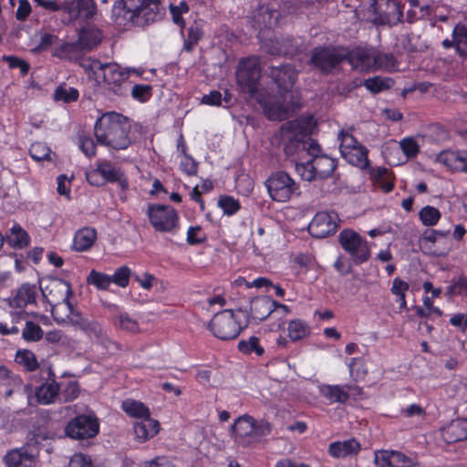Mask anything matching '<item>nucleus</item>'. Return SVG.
Returning a JSON list of instances; mask_svg holds the SVG:
<instances>
[{"label":"nucleus","instance_id":"1","mask_svg":"<svg viewBox=\"0 0 467 467\" xmlns=\"http://www.w3.org/2000/svg\"><path fill=\"white\" fill-rule=\"evenodd\" d=\"M162 11L161 0H117L112 8V17L119 25L131 23L144 26L159 20Z\"/></svg>","mask_w":467,"mask_h":467},{"label":"nucleus","instance_id":"2","mask_svg":"<svg viewBox=\"0 0 467 467\" xmlns=\"http://www.w3.org/2000/svg\"><path fill=\"white\" fill-rule=\"evenodd\" d=\"M130 131L128 119L116 112L103 114L95 124L97 141L114 150H125L130 145Z\"/></svg>","mask_w":467,"mask_h":467},{"label":"nucleus","instance_id":"3","mask_svg":"<svg viewBox=\"0 0 467 467\" xmlns=\"http://www.w3.org/2000/svg\"><path fill=\"white\" fill-rule=\"evenodd\" d=\"M91 72L97 79L102 78L104 87L109 93L122 96L126 92L124 84L131 74L138 76L141 73L134 67H121L117 63L93 62L90 66Z\"/></svg>","mask_w":467,"mask_h":467},{"label":"nucleus","instance_id":"4","mask_svg":"<svg viewBox=\"0 0 467 467\" xmlns=\"http://www.w3.org/2000/svg\"><path fill=\"white\" fill-rule=\"evenodd\" d=\"M247 326L248 320L243 323L238 320L233 310L225 309L213 316L208 327L219 339L231 340L237 337Z\"/></svg>","mask_w":467,"mask_h":467},{"label":"nucleus","instance_id":"5","mask_svg":"<svg viewBox=\"0 0 467 467\" xmlns=\"http://www.w3.org/2000/svg\"><path fill=\"white\" fill-rule=\"evenodd\" d=\"M265 186L273 201L285 202L293 195H299V185L285 171L274 172L266 181Z\"/></svg>","mask_w":467,"mask_h":467},{"label":"nucleus","instance_id":"6","mask_svg":"<svg viewBox=\"0 0 467 467\" xmlns=\"http://www.w3.org/2000/svg\"><path fill=\"white\" fill-rule=\"evenodd\" d=\"M346 49L341 47H318L311 51L309 64L323 74H329L343 60Z\"/></svg>","mask_w":467,"mask_h":467},{"label":"nucleus","instance_id":"7","mask_svg":"<svg viewBox=\"0 0 467 467\" xmlns=\"http://www.w3.org/2000/svg\"><path fill=\"white\" fill-rule=\"evenodd\" d=\"M261 78V67L257 57L242 59L236 70V79L240 88L251 95L257 91Z\"/></svg>","mask_w":467,"mask_h":467},{"label":"nucleus","instance_id":"8","mask_svg":"<svg viewBox=\"0 0 467 467\" xmlns=\"http://www.w3.org/2000/svg\"><path fill=\"white\" fill-rule=\"evenodd\" d=\"M147 215L150 224L157 232L171 233L178 226L179 216L172 206L150 204Z\"/></svg>","mask_w":467,"mask_h":467},{"label":"nucleus","instance_id":"9","mask_svg":"<svg viewBox=\"0 0 467 467\" xmlns=\"http://www.w3.org/2000/svg\"><path fill=\"white\" fill-rule=\"evenodd\" d=\"M338 241L342 248L350 254L356 265H360L370 257L368 242L355 231H342L339 234Z\"/></svg>","mask_w":467,"mask_h":467},{"label":"nucleus","instance_id":"10","mask_svg":"<svg viewBox=\"0 0 467 467\" xmlns=\"http://www.w3.org/2000/svg\"><path fill=\"white\" fill-rule=\"evenodd\" d=\"M370 9L375 22L379 25L392 26L402 22L403 11L400 0H374Z\"/></svg>","mask_w":467,"mask_h":467},{"label":"nucleus","instance_id":"11","mask_svg":"<svg viewBox=\"0 0 467 467\" xmlns=\"http://www.w3.org/2000/svg\"><path fill=\"white\" fill-rule=\"evenodd\" d=\"M304 124L303 119L288 121L281 127V138L284 141V151L287 156H292L302 151L304 146Z\"/></svg>","mask_w":467,"mask_h":467},{"label":"nucleus","instance_id":"12","mask_svg":"<svg viewBox=\"0 0 467 467\" xmlns=\"http://www.w3.org/2000/svg\"><path fill=\"white\" fill-rule=\"evenodd\" d=\"M99 432V422L93 414L78 415L66 426V433L75 440H84L96 436Z\"/></svg>","mask_w":467,"mask_h":467},{"label":"nucleus","instance_id":"13","mask_svg":"<svg viewBox=\"0 0 467 467\" xmlns=\"http://www.w3.org/2000/svg\"><path fill=\"white\" fill-rule=\"evenodd\" d=\"M44 300L54 307L61 302L71 308L69 297L72 296L71 286L68 282L62 279L52 280L44 288L40 287Z\"/></svg>","mask_w":467,"mask_h":467},{"label":"nucleus","instance_id":"14","mask_svg":"<svg viewBox=\"0 0 467 467\" xmlns=\"http://www.w3.org/2000/svg\"><path fill=\"white\" fill-rule=\"evenodd\" d=\"M298 71L291 64L272 66L269 67L268 77L276 85L278 92L285 94L292 90L296 79Z\"/></svg>","mask_w":467,"mask_h":467},{"label":"nucleus","instance_id":"15","mask_svg":"<svg viewBox=\"0 0 467 467\" xmlns=\"http://www.w3.org/2000/svg\"><path fill=\"white\" fill-rule=\"evenodd\" d=\"M97 6L93 0H65L62 11L68 15V21L91 19L96 14Z\"/></svg>","mask_w":467,"mask_h":467},{"label":"nucleus","instance_id":"16","mask_svg":"<svg viewBox=\"0 0 467 467\" xmlns=\"http://www.w3.org/2000/svg\"><path fill=\"white\" fill-rule=\"evenodd\" d=\"M337 215L326 212L317 213L308 225L309 234L316 238H325L336 232Z\"/></svg>","mask_w":467,"mask_h":467},{"label":"nucleus","instance_id":"17","mask_svg":"<svg viewBox=\"0 0 467 467\" xmlns=\"http://www.w3.org/2000/svg\"><path fill=\"white\" fill-rule=\"evenodd\" d=\"M276 302L269 296H263L252 299L250 303V313L246 314L248 324L251 320L263 321L275 310Z\"/></svg>","mask_w":467,"mask_h":467},{"label":"nucleus","instance_id":"18","mask_svg":"<svg viewBox=\"0 0 467 467\" xmlns=\"http://www.w3.org/2000/svg\"><path fill=\"white\" fill-rule=\"evenodd\" d=\"M345 60L358 71L363 72L373 68V50L358 47L351 51L346 50Z\"/></svg>","mask_w":467,"mask_h":467},{"label":"nucleus","instance_id":"19","mask_svg":"<svg viewBox=\"0 0 467 467\" xmlns=\"http://www.w3.org/2000/svg\"><path fill=\"white\" fill-rule=\"evenodd\" d=\"M68 310L69 314L67 318L72 326L78 327L88 336H94L97 338L103 336L102 327L98 322L84 317L79 311L73 308L72 305L71 308H68Z\"/></svg>","mask_w":467,"mask_h":467},{"label":"nucleus","instance_id":"20","mask_svg":"<svg viewBox=\"0 0 467 467\" xmlns=\"http://www.w3.org/2000/svg\"><path fill=\"white\" fill-rule=\"evenodd\" d=\"M40 287L28 283L23 284L10 300V306L17 308H25L29 305H36Z\"/></svg>","mask_w":467,"mask_h":467},{"label":"nucleus","instance_id":"21","mask_svg":"<svg viewBox=\"0 0 467 467\" xmlns=\"http://www.w3.org/2000/svg\"><path fill=\"white\" fill-rule=\"evenodd\" d=\"M375 463L379 467H410L411 460L399 451H381L375 453Z\"/></svg>","mask_w":467,"mask_h":467},{"label":"nucleus","instance_id":"22","mask_svg":"<svg viewBox=\"0 0 467 467\" xmlns=\"http://www.w3.org/2000/svg\"><path fill=\"white\" fill-rule=\"evenodd\" d=\"M437 161L455 171L467 173V152L443 150L437 156Z\"/></svg>","mask_w":467,"mask_h":467},{"label":"nucleus","instance_id":"23","mask_svg":"<svg viewBox=\"0 0 467 467\" xmlns=\"http://www.w3.org/2000/svg\"><path fill=\"white\" fill-rule=\"evenodd\" d=\"M442 439L447 443L467 440V419H457L441 430Z\"/></svg>","mask_w":467,"mask_h":467},{"label":"nucleus","instance_id":"24","mask_svg":"<svg viewBox=\"0 0 467 467\" xmlns=\"http://www.w3.org/2000/svg\"><path fill=\"white\" fill-rule=\"evenodd\" d=\"M36 453L26 448L13 450L5 457L4 461L8 467H34Z\"/></svg>","mask_w":467,"mask_h":467},{"label":"nucleus","instance_id":"25","mask_svg":"<svg viewBox=\"0 0 467 467\" xmlns=\"http://www.w3.org/2000/svg\"><path fill=\"white\" fill-rule=\"evenodd\" d=\"M47 381L36 389V397L43 404L52 403L59 391V386L54 379L55 375L50 368H47Z\"/></svg>","mask_w":467,"mask_h":467},{"label":"nucleus","instance_id":"26","mask_svg":"<svg viewBox=\"0 0 467 467\" xmlns=\"http://www.w3.org/2000/svg\"><path fill=\"white\" fill-rule=\"evenodd\" d=\"M133 431L137 441L144 442L159 432L160 423L150 417H146L134 423Z\"/></svg>","mask_w":467,"mask_h":467},{"label":"nucleus","instance_id":"27","mask_svg":"<svg viewBox=\"0 0 467 467\" xmlns=\"http://www.w3.org/2000/svg\"><path fill=\"white\" fill-rule=\"evenodd\" d=\"M99 171L102 174L103 179H105V184L107 182H118L122 190H126L129 187L128 180L123 171L109 161H99Z\"/></svg>","mask_w":467,"mask_h":467},{"label":"nucleus","instance_id":"28","mask_svg":"<svg viewBox=\"0 0 467 467\" xmlns=\"http://www.w3.org/2000/svg\"><path fill=\"white\" fill-rule=\"evenodd\" d=\"M78 39L84 50L88 52L101 42L102 33L94 26H88L79 30Z\"/></svg>","mask_w":467,"mask_h":467},{"label":"nucleus","instance_id":"29","mask_svg":"<svg viewBox=\"0 0 467 467\" xmlns=\"http://www.w3.org/2000/svg\"><path fill=\"white\" fill-rule=\"evenodd\" d=\"M311 160L318 180L330 177L337 168V161L327 155L315 156Z\"/></svg>","mask_w":467,"mask_h":467},{"label":"nucleus","instance_id":"30","mask_svg":"<svg viewBox=\"0 0 467 467\" xmlns=\"http://www.w3.org/2000/svg\"><path fill=\"white\" fill-rule=\"evenodd\" d=\"M20 388V379L13 375L5 366H0V393H3L5 398H9L14 391Z\"/></svg>","mask_w":467,"mask_h":467},{"label":"nucleus","instance_id":"31","mask_svg":"<svg viewBox=\"0 0 467 467\" xmlns=\"http://www.w3.org/2000/svg\"><path fill=\"white\" fill-rule=\"evenodd\" d=\"M96 238L97 232L94 228H82L74 236L73 248L78 252L86 251L93 245Z\"/></svg>","mask_w":467,"mask_h":467},{"label":"nucleus","instance_id":"32","mask_svg":"<svg viewBox=\"0 0 467 467\" xmlns=\"http://www.w3.org/2000/svg\"><path fill=\"white\" fill-rule=\"evenodd\" d=\"M360 449V444L355 439L344 441L333 442L329 445V453L334 457H347L357 453Z\"/></svg>","mask_w":467,"mask_h":467},{"label":"nucleus","instance_id":"33","mask_svg":"<svg viewBox=\"0 0 467 467\" xmlns=\"http://www.w3.org/2000/svg\"><path fill=\"white\" fill-rule=\"evenodd\" d=\"M254 419L247 414L240 416L232 426L236 438L244 439L253 436Z\"/></svg>","mask_w":467,"mask_h":467},{"label":"nucleus","instance_id":"34","mask_svg":"<svg viewBox=\"0 0 467 467\" xmlns=\"http://www.w3.org/2000/svg\"><path fill=\"white\" fill-rule=\"evenodd\" d=\"M265 49L267 53L274 56H293L297 52L298 47L296 43H294L292 38L286 37L282 39L281 42L276 41V43L273 44L272 46L265 44Z\"/></svg>","mask_w":467,"mask_h":467},{"label":"nucleus","instance_id":"35","mask_svg":"<svg viewBox=\"0 0 467 467\" xmlns=\"http://www.w3.org/2000/svg\"><path fill=\"white\" fill-rule=\"evenodd\" d=\"M342 157L350 164L360 168H365L368 164V150L360 144L344 152Z\"/></svg>","mask_w":467,"mask_h":467},{"label":"nucleus","instance_id":"36","mask_svg":"<svg viewBox=\"0 0 467 467\" xmlns=\"http://www.w3.org/2000/svg\"><path fill=\"white\" fill-rule=\"evenodd\" d=\"M450 234V230L447 231H440V230H426L422 234V239L431 242L436 243L439 240H444L443 249L440 252H435L438 256H445L449 251L451 250V244L448 242L446 237Z\"/></svg>","mask_w":467,"mask_h":467},{"label":"nucleus","instance_id":"37","mask_svg":"<svg viewBox=\"0 0 467 467\" xmlns=\"http://www.w3.org/2000/svg\"><path fill=\"white\" fill-rule=\"evenodd\" d=\"M122 409L127 414L139 420L150 417L149 409L140 401L126 400L122 402Z\"/></svg>","mask_w":467,"mask_h":467},{"label":"nucleus","instance_id":"38","mask_svg":"<svg viewBox=\"0 0 467 467\" xmlns=\"http://www.w3.org/2000/svg\"><path fill=\"white\" fill-rule=\"evenodd\" d=\"M396 66V59L391 53H380L373 50V68L392 70Z\"/></svg>","mask_w":467,"mask_h":467},{"label":"nucleus","instance_id":"39","mask_svg":"<svg viewBox=\"0 0 467 467\" xmlns=\"http://www.w3.org/2000/svg\"><path fill=\"white\" fill-rule=\"evenodd\" d=\"M7 241L15 248H23L29 244V236L19 225H14L11 228V234L7 236Z\"/></svg>","mask_w":467,"mask_h":467},{"label":"nucleus","instance_id":"40","mask_svg":"<svg viewBox=\"0 0 467 467\" xmlns=\"http://www.w3.org/2000/svg\"><path fill=\"white\" fill-rule=\"evenodd\" d=\"M84 50L78 39L76 42L65 43L59 48V57L68 60H74L79 57Z\"/></svg>","mask_w":467,"mask_h":467},{"label":"nucleus","instance_id":"41","mask_svg":"<svg viewBox=\"0 0 467 467\" xmlns=\"http://www.w3.org/2000/svg\"><path fill=\"white\" fill-rule=\"evenodd\" d=\"M114 326L121 330L136 333L140 330L138 321L129 314H119L114 318Z\"/></svg>","mask_w":467,"mask_h":467},{"label":"nucleus","instance_id":"42","mask_svg":"<svg viewBox=\"0 0 467 467\" xmlns=\"http://www.w3.org/2000/svg\"><path fill=\"white\" fill-rule=\"evenodd\" d=\"M16 361L28 371H34L38 368L36 355L28 349L18 350L16 355Z\"/></svg>","mask_w":467,"mask_h":467},{"label":"nucleus","instance_id":"43","mask_svg":"<svg viewBox=\"0 0 467 467\" xmlns=\"http://www.w3.org/2000/svg\"><path fill=\"white\" fill-rule=\"evenodd\" d=\"M44 336V331L41 327L33 322L26 321L24 329L22 330V337L27 342H37Z\"/></svg>","mask_w":467,"mask_h":467},{"label":"nucleus","instance_id":"44","mask_svg":"<svg viewBox=\"0 0 467 467\" xmlns=\"http://www.w3.org/2000/svg\"><path fill=\"white\" fill-rule=\"evenodd\" d=\"M440 211L433 206H424L419 213L420 220L425 226H434L441 219Z\"/></svg>","mask_w":467,"mask_h":467},{"label":"nucleus","instance_id":"45","mask_svg":"<svg viewBox=\"0 0 467 467\" xmlns=\"http://www.w3.org/2000/svg\"><path fill=\"white\" fill-rule=\"evenodd\" d=\"M324 395L332 401L338 403H345L349 398V394L344 389V387L338 385L326 386L324 388Z\"/></svg>","mask_w":467,"mask_h":467},{"label":"nucleus","instance_id":"46","mask_svg":"<svg viewBox=\"0 0 467 467\" xmlns=\"http://www.w3.org/2000/svg\"><path fill=\"white\" fill-rule=\"evenodd\" d=\"M288 336L293 341L300 340L309 334L307 326L299 319L292 320L288 324Z\"/></svg>","mask_w":467,"mask_h":467},{"label":"nucleus","instance_id":"47","mask_svg":"<svg viewBox=\"0 0 467 467\" xmlns=\"http://www.w3.org/2000/svg\"><path fill=\"white\" fill-rule=\"evenodd\" d=\"M393 85V80L380 77H374L365 80L364 86L372 93H379L389 89Z\"/></svg>","mask_w":467,"mask_h":467},{"label":"nucleus","instance_id":"48","mask_svg":"<svg viewBox=\"0 0 467 467\" xmlns=\"http://www.w3.org/2000/svg\"><path fill=\"white\" fill-rule=\"evenodd\" d=\"M87 283L95 285L99 290H106L111 284L110 275L91 270L87 277Z\"/></svg>","mask_w":467,"mask_h":467},{"label":"nucleus","instance_id":"49","mask_svg":"<svg viewBox=\"0 0 467 467\" xmlns=\"http://www.w3.org/2000/svg\"><path fill=\"white\" fill-rule=\"evenodd\" d=\"M30 156L37 161H41L44 160L52 161V151L47 144L43 142H35L29 148Z\"/></svg>","mask_w":467,"mask_h":467},{"label":"nucleus","instance_id":"50","mask_svg":"<svg viewBox=\"0 0 467 467\" xmlns=\"http://www.w3.org/2000/svg\"><path fill=\"white\" fill-rule=\"evenodd\" d=\"M238 348L244 354H251L254 352L256 356L260 357L264 354L265 349L259 345V338L253 336L248 340H242L238 343Z\"/></svg>","mask_w":467,"mask_h":467},{"label":"nucleus","instance_id":"51","mask_svg":"<svg viewBox=\"0 0 467 467\" xmlns=\"http://www.w3.org/2000/svg\"><path fill=\"white\" fill-rule=\"evenodd\" d=\"M54 99L65 103L76 101L78 99V91L74 88L60 85L55 90Z\"/></svg>","mask_w":467,"mask_h":467},{"label":"nucleus","instance_id":"52","mask_svg":"<svg viewBox=\"0 0 467 467\" xmlns=\"http://www.w3.org/2000/svg\"><path fill=\"white\" fill-rule=\"evenodd\" d=\"M446 295L467 296V277L461 275L451 281L450 286L447 287Z\"/></svg>","mask_w":467,"mask_h":467},{"label":"nucleus","instance_id":"53","mask_svg":"<svg viewBox=\"0 0 467 467\" xmlns=\"http://www.w3.org/2000/svg\"><path fill=\"white\" fill-rule=\"evenodd\" d=\"M170 12L172 17V21L180 26L182 28L184 27L185 22L182 18V14L189 12V5L186 2L181 1L178 5L170 4Z\"/></svg>","mask_w":467,"mask_h":467},{"label":"nucleus","instance_id":"54","mask_svg":"<svg viewBox=\"0 0 467 467\" xmlns=\"http://www.w3.org/2000/svg\"><path fill=\"white\" fill-rule=\"evenodd\" d=\"M202 36V29L197 24L192 25L188 28L187 38L184 41L183 48L191 52L193 49V47L198 43Z\"/></svg>","mask_w":467,"mask_h":467},{"label":"nucleus","instance_id":"55","mask_svg":"<svg viewBox=\"0 0 467 467\" xmlns=\"http://www.w3.org/2000/svg\"><path fill=\"white\" fill-rule=\"evenodd\" d=\"M313 168L315 167L312 164V160L307 161L306 162L296 163V171L297 174L306 182L318 180Z\"/></svg>","mask_w":467,"mask_h":467},{"label":"nucleus","instance_id":"56","mask_svg":"<svg viewBox=\"0 0 467 467\" xmlns=\"http://www.w3.org/2000/svg\"><path fill=\"white\" fill-rule=\"evenodd\" d=\"M130 275V269L126 265H122L116 269L114 275H110L111 283L120 287H126L129 285Z\"/></svg>","mask_w":467,"mask_h":467},{"label":"nucleus","instance_id":"57","mask_svg":"<svg viewBox=\"0 0 467 467\" xmlns=\"http://www.w3.org/2000/svg\"><path fill=\"white\" fill-rule=\"evenodd\" d=\"M374 178L376 182L380 185L384 192H389L392 191L394 185L390 182V175L389 173L388 169L386 168H378L374 173Z\"/></svg>","mask_w":467,"mask_h":467},{"label":"nucleus","instance_id":"58","mask_svg":"<svg viewBox=\"0 0 467 467\" xmlns=\"http://www.w3.org/2000/svg\"><path fill=\"white\" fill-rule=\"evenodd\" d=\"M454 40L459 55L467 57V26H462L458 32L454 31Z\"/></svg>","mask_w":467,"mask_h":467},{"label":"nucleus","instance_id":"59","mask_svg":"<svg viewBox=\"0 0 467 467\" xmlns=\"http://www.w3.org/2000/svg\"><path fill=\"white\" fill-rule=\"evenodd\" d=\"M338 139L340 140L339 150L341 155L344 154V152L352 150V148H355L358 145H359V143L352 134L346 132L344 130H341L339 132Z\"/></svg>","mask_w":467,"mask_h":467},{"label":"nucleus","instance_id":"60","mask_svg":"<svg viewBox=\"0 0 467 467\" xmlns=\"http://www.w3.org/2000/svg\"><path fill=\"white\" fill-rule=\"evenodd\" d=\"M219 206L223 209V213L232 215L240 209V204L237 200L231 196L221 197L218 201Z\"/></svg>","mask_w":467,"mask_h":467},{"label":"nucleus","instance_id":"61","mask_svg":"<svg viewBox=\"0 0 467 467\" xmlns=\"http://www.w3.org/2000/svg\"><path fill=\"white\" fill-rule=\"evenodd\" d=\"M206 240V235L201 226H192L187 232V242L191 245L200 244Z\"/></svg>","mask_w":467,"mask_h":467},{"label":"nucleus","instance_id":"62","mask_svg":"<svg viewBox=\"0 0 467 467\" xmlns=\"http://www.w3.org/2000/svg\"><path fill=\"white\" fill-rule=\"evenodd\" d=\"M254 431L253 436L255 438H263L268 436L272 431V424L265 419L254 420Z\"/></svg>","mask_w":467,"mask_h":467},{"label":"nucleus","instance_id":"63","mask_svg":"<svg viewBox=\"0 0 467 467\" xmlns=\"http://www.w3.org/2000/svg\"><path fill=\"white\" fill-rule=\"evenodd\" d=\"M151 89L150 85L137 84L131 89V96L140 101H146L151 96Z\"/></svg>","mask_w":467,"mask_h":467},{"label":"nucleus","instance_id":"64","mask_svg":"<svg viewBox=\"0 0 467 467\" xmlns=\"http://www.w3.org/2000/svg\"><path fill=\"white\" fill-rule=\"evenodd\" d=\"M68 467H93L91 457L83 453H76L71 457Z\"/></svg>","mask_w":467,"mask_h":467}]
</instances>
